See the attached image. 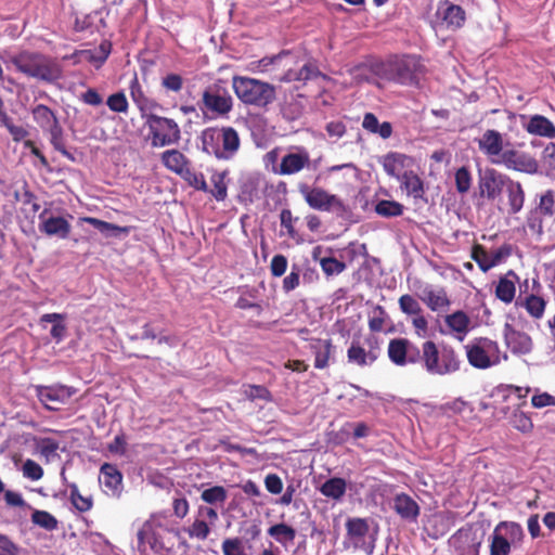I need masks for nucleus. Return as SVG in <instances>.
<instances>
[{"label":"nucleus","mask_w":555,"mask_h":555,"mask_svg":"<svg viewBox=\"0 0 555 555\" xmlns=\"http://www.w3.org/2000/svg\"><path fill=\"white\" fill-rule=\"evenodd\" d=\"M9 63L27 77L49 83L55 82L63 76L61 64L49 55L23 50L9 57Z\"/></svg>","instance_id":"obj_1"},{"label":"nucleus","mask_w":555,"mask_h":555,"mask_svg":"<svg viewBox=\"0 0 555 555\" xmlns=\"http://www.w3.org/2000/svg\"><path fill=\"white\" fill-rule=\"evenodd\" d=\"M425 372L431 376H446L460 371L462 360L450 345L439 347L433 340H425L421 346V359Z\"/></svg>","instance_id":"obj_2"},{"label":"nucleus","mask_w":555,"mask_h":555,"mask_svg":"<svg viewBox=\"0 0 555 555\" xmlns=\"http://www.w3.org/2000/svg\"><path fill=\"white\" fill-rule=\"evenodd\" d=\"M479 147L483 151L493 164H502L507 168L534 172L538 168L537 162L529 155L516 150L509 141H478Z\"/></svg>","instance_id":"obj_3"},{"label":"nucleus","mask_w":555,"mask_h":555,"mask_svg":"<svg viewBox=\"0 0 555 555\" xmlns=\"http://www.w3.org/2000/svg\"><path fill=\"white\" fill-rule=\"evenodd\" d=\"M232 89L242 103L258 108H266L276 99L273 85L246 76H233Z\"/></svg>","instance_id":"obj_4"},{"label":"nucleus","mask_w":555,"mask_h":555,"mask_svg":"<svg viewBox=\"0 0 555 555\" xmlns=\"http://www.w3.org/2000/svg\"><path fill=\"white\" fill-rule=\"evenodd\" d=\"M197 105L206 118H225L232 112L234 101L227 88L214 83L203 90Z\"/></svg>","instance_id":"obj_5"},{"label":"nucleus","mask_w":555,"mask_h":555,"mask_svg":"<svg viewBox=\"0 0 555 555\" xmlns=\"http://www.w3.org/2000/svg\"><path fill=\"white\" fill-rule=\"evenodd\" d=\"M468 363L478 370H487L500 363L499 344L488 337H478L464 346Z\"/></svg>","instance_id":"obj_6"},{"label":"nucleus","mask_w":555,"mask_h":555,"mask_svg":"<svg viewBox=\"0 0 555 555\" xmlns=\"http://www.w3.org/2000/svg\"><path fill=\"white\" fill-rule=\"evenodd\" d=\"M423 66L420 59L405 55L389 63L385 68V78L401 85H417Z\"/></svg>","instance_id":"obj_7"},{"label":"nucleus","mask_w":555,"mask_h":555,"mask_svg":"<svg viewBox=\"0 0 555 555\" xmlns=\"http://www.w3.org/2000/svg\"><path fill=\"white\" fill-rule=\"evenodd\" d=\"M306 203L313 209L321 211H333L337 216L344 217L350 212L349 207L336 195L327 193L321 188H310L302 185L300 188Z\"/></svg>","instance_id":"obj_8"},{"label":"nucleus","mask_w":555,"mask_h":555,"mask_svg":"<svg viewBox=\"0 0 555 555\" xmlns=\"http://www.w3.org/2000/svg\"><path fill=\"white\" fill-rule=\"evenodd\" d=\"M380 339L370 334L364 338V345L359 339H352L347 349L348 362L360 367L373 365L380 357Z\"/></svg>","instance_id":"obj_9"},{"label":"nucleus","mask_w":555,"mask_h":555,"mask_svg":"<svg viewBox=\"0 0 555 555\" xmlns=\"http://www.w3.org/2000/svg\"><path fill=\"white\" fill-rule=\"evenodd\" d=\"M524 538L521 526L513 521L499 522L492 533L490 555H508L511 544L520 542Z\"/></svg>","instance_id":"obj_10"},{"label":"nucleus","mask_w":555,"mask_h":555,"mask_svg":"<svg viewBox=\"0 0 555 555\" xmlns=\"http://www.w3.org/2000/svg\"><path fill=\"white\" fill-rule=\"evenodd\" d=\"M387 354L391 363L397 366L418 363L421 348L411 343L408 338H392L389 340Z\"/></svg>","instance_id":"obj_11"},{"label":"nucleus","mask_w":555,"mask_h":555,"mask_svg":"<svg viewBox=\"0 0 555 555\" xmlns=\"http://www.w3.org/2000/svg\"><path fill=\"white\" fill-rule=\"evenodd\" d=\"M369 530L367 520L364 518H348L346 521L347 539L354 548H362L366 554L371 555L374 550V544L365 543L364 541Z\"/></svg>","instance_id":"obj_12"},{"label":"nucleus","mask_w":555,"mask_h":555,"mask_svg":"<svg viewBox=\"0 0 555 555\" xmlns=\"http://www.w3.org/2000/svg\"><path fill=\"white\" fill-rule=\"evenodd\" d=\"M508 179L494 169L486 170L479 179L480 195L489 201L498 199L503 194Z\"/></svg>","instance_id":"obj_13"},{"label":"nucleus","mask_w":555,"mask_h":555,"mask_svg":"<svg viewBox=\"0 0 555 555\" xmlns=\"http://www.w3.org/2000/svg\"><path fill=\"white\" fill-rule=\"evenodd\" d=\"M37 397L39 401L44 404V406L49 410H56L55 406L49 405L50 402L55 403H65L67 402L73 395L75 393V389L72 387H67L64 385H53V386H37L36 388Z\"/></svg>","instance_id":"obj_14"},{"label":"nucleus","mask_w":555,"mask_h":555,"mask_svg":"<svg viewBox=\"0 0 555 555\" xmlns=\"http://www.w3.org/2000/svg\"><path fill=\"white\" fill-rule=\"evenodd\" d=\"M146 122L153 134V139H180L179 126L171 118L152 114L147 117Z\"/></svg>","instance_id":"obj_15"},{"label":"nucleus","mask_w":555,"mask_h":555,"mask_svg":"<svg viewBox=\"0 0 555 555\" xmlns=\"http://www.w3.org/2000/svg\"><path fill=\"white\" fill-rule=\"evenodd\" d=\"M318 77H322L324 80H330V78L322 74L318 66L314 63H306L299 69H294L292 65L286 67V70L283 75L276 77L280 82H307L309 80L315 79Z\"/></svg>","instance_id":"obj_16"},{"label":"nucleus","mask_w":555,"mask_h":555,"mask_svg":"<svg viewBox=\"0 0 555 555\" xmlns=\"http://www.w3.org/2000/svg\"><path fill=\"white\" fill-rule=\"evenodd\" d=\"M31 113L35 121L51 135V139L61 138L62 127L51 108L47 105L38 104L33 108Z\"/></svg>","instance_id":"obj_17"},{"label":"nucleus","mask_w":555,"mask_h":555,"mask_svg":"<svg viewBox=\"0 0 555 555\" xmlns=\"http://www.w3.org/2000/svg\"><path fill=\"white\" fill-rule=\"evenodd\" d=\"M504 340L514 354H527L532 350L531 337L525 332L515 330L508 323L504 326Z\"/></svg>","instance_id":"obj_18"},{"label":"nucleus","mask_w":555,"mask_h":555,"mask_svg":"<svg viewBox=\"0 0 555 555\" xmlns=\"http://www.w3.org/2000/svg\"><path fill=\"white\" fill-rule=\"evenodd\" d=\"M47 210L39 215V231L48 236H57L59 238H67L72 227L63 217L50 216L46 217Z\"/></svg>","instance_id":"obj_19"},{"label":"nucleus","mask_w":555,"mask_h":555,"mask_svg":"<svg viewBox=\"0 0 555 555\" xmlns=\"http://www.w3.org/2000/svg\"><path fill=\"white\" fill-rule=\"evenodd\" d=\"M334 348L332 339H321L315 337L309 339V349L314 356L315 369L323 370L330 365Z\"/></svg>","instance_id":"obj_20"},{"label":"nucleus","mask_w":555,"mask_h":555,"mask_svg":"<svg viewBox=\"0 0 555 555\" xmlns=\"http://www.w3.org/2000/svg\"><path fill=\"white\" fill-rule=\"evenodd\" d=\"M392 508L402 519L408 521H416L420 515V505L406 493H400L393 498Z\"/></svg>","instance_id":"obj_21"},{"label":"nucleus","mask_w":555,"mask_h":555,"mask_svg":"<svg viewBox=\"0 0 555 555\" xmlns=\"http://www.w3.org/2000/svg\"><path fill=\"white\" fill-rule=\"evenodd\" d=\"M241 141H202L203 150L218 159H230L237 152Z\"/></svg>","instance_id":"obj_22"},{"label":"nucleus","mask_w":555,"mask_h":555,"mask_svg":"<svg viewBox=\"0 0 555 555\" xmlns=\"http://www.w3.org/2000/svg\"><path fill=\"white\" fill-rule=\"evenodd\" d=\"M100 482L113 495L119 494L122 486V475L116 465L104 463L100 468Z\"/></svg>","instance_id":"obj_23"},{"label":"nucleus","mask_w":555,"mask_h":555,"mask_svg":"<svg viewBox=\"0 0 555 555\" xmlns=\"http://www.w3.org/2000/svg\"><path fill=\"white\" fill-rule=\"evenodd\" d=\"M503 194L507 197L508 214H517L521 210L525 203V193L519 182L508 179Z\"/></svg>","instance_id":"obj_24"},{"label":"nucleus","mask_w":555,"mask_h":555,"mask_svg":"<svg viewBox=\"0 0 555 555\" xmlns=\"http://www.w3.org/2000/svg\"><path fill=\"white\" fill-rule=\"evenodd\" d=\"M525 128L532 135L555 138V126L548 118L542 115L531 116Z\"/></svg>","instance_id":"obj_25"},{"label":"nucleus","mask_w":555,"mask_h":555,"mask_svg":"<svg viewBox=\"0 0 555 555\" xmlns=\"http://www.w3.org/2000/svg\"><path fill=\"white\" fill-rule=\"evenodd\" d=\"M514 280H518L517 274L513 270H508L505 276L500 278L496 284L495 296L504 304H511L515 298L516 287Z\"/></svg>","instance_id":"obj_26"},{"label":"nucleus","mask_w":555,"mask_h":555,"mask_svg":"<svg viewBox=\"0 0 555 555\" xmlns=\"http://www.w3.org/2000/svg\"><path fill=\"white\" fill-rule=\"evenodd\" d=\"M362 127L369 133L378 135L382 139H388L392 134V125L389 121L379 122L373 113H365L362 120Z\"/></svg>","instance_id":"obj_27"},{"label":"nucleus","mask_w":555,"mask_h":555,"mask_svg":"<svg viewBox=\"0 0 555 555\" xmlns=\"http://www.w3.org/2000/svg\"><path fill=\"white\" fill-rule=\"evenodd\" d=\"M401 185L409 196L414 199H424L425 189L423 180L414 171H405L400 178Z\"/></svg>","instance_id":"obj_28"},{"label":"nucleus","mask_w":555,"mask_h":555,"mask_svg":"<svg viewBox=\"0 0 555 555\" xmlns=\"http://www.w3.org/2000/svg\"><path fill=\"white\" fill-rule=\"evenodd\" d=\"M442 20L448 28L459 29L466 21V13L462 7L446 1L442 11Z\"/></svg>","instance_id":"obj_29"},{"label":"nucleus","mask_w":555,"mask_h":555,"mask_svg":"<svg viewBox=\"0 0 555 555\" xmlns=\"http://www.w3.org/2000/svg\"><path fill=\"white\" fill-rule=\"evenodd\" d=\"M309 163L307 153H289L282 158L281 175H293L300 171Z\"/></svg>","instance_id":"obj_30"},{"label":"nucleus","mask_w":555,"mask_h":555,"mask_svg":"<svg viewBox=\"0 0 555 555\" xmlns=\"http://www.w3.org/2000/svg\"><path fill=\"white\" fill-rule=\"evenodd\" d=\"M81 222H86L94 227L98 231H100L105 236H119L120 234H129V227H120L94 217H82L80 218Z\"/></svg>","instance_id":"obj_31"},{"label":"nucleus","mask_w":555,"mask_h":555,"mask_svg":"<svg viewBox=\"0 0 555 555\" xmlns=\"http://www.w3.org/2000/svg\"><path fill=\"white\" fill-rule=\"evenodd\" d=\"M164 166L178 176L190 165L186 157L177 150H168L162 154Z\"/></svg>","instance_id":"obj_32"},{"label":"nucleus","mask_w":555,"mask_h":555,"mask_svg":"<svg viewBox=\"0 0 555 555\" xmlns=\"http://www.w3.org/2000/svg\"><path fill=\"white\" fill-rule=\"evenodd\" d=\"M444 322L452 332H455L461 335L459 337L460 340H462L463 337L467 334L470 324L468 315L462 310L455 311L452 314L447 315Z\"/></svg>","instance_id":"obj_33"},{"label":"nucleus","mask_w":555,"mask_h":555,"mask_svg":"<svg viewBox=\"0 0 555 555\" xmlns=\"http://www.w3.org/2000/svg\"><path fill=\"white\" fill-rule=\"evenodd\" d=\"M229 171H214L210 176V182L212 183V188H208V192L211 196L218 201L223 202L228 196V184L225 179L228 177Z\"/></svg>","instance_id":"obj_34"},{"label":"nucleus","mask_w":555,"mask_h":555,"mask_svg":"<svg viewBox=\"0 0 555 555\" xmlns=\"http://www.w3.org/2000/svg\"><path fill=\"white\" fill-rule=\"evenodd\" d=\"M517 304L524 307L531 318L537 320L543 317L546 307L544 298L537 294H530L526 296L522 301Z\"/></svg>","instance_id":"obj_35"},{"label":"nucleus","mask_w":555,"mask_h":555,"mask_svg":"<svg viewBox=\"0 0 555 555\" xmlns=\"http://www.w3.org/2000/svg\"><path fill=\"white\" fill-rule=\"evenodd\" d=\"M422 300L433 311L447 309L450 306V300L444 289H439L437 292L433 289H425Z\"/></svg>","instance_id":"obj_36"},{"label":"nucleus","mask_w":555,"mask_h":555,"mask_svg":"<svg viewBox=\"0 0 555 555\" xmlns=\"http://www.w3.org/2000/svg\"><path fill=\"white\" fill-rule=\"evenodd\" d=\"M346 480L339 477H333L321 486V493L334 500H340L346 493Z\"/></svg>","instance_id":"obj_37"},{"label":"nucleus","mask_w":555,"mask_h":555,"mask_svg":"<svg viewBox=\"0 0 555 555\" xmlns=\"http://www.w3.org/2000/svg\"><path fill=\"white\" fill-rule=\"evenodd\" d=\"M129 91L132 101L141 112L152 107V101L146 96L137 75L130 81Z\"/></svg>","instance_id":"obj_38"},{"label":"nucleus","mask_w":555,"mask_h":555,"mask_svg":"<svg viewBox=\"0 0 555 555\" xmlns=\"http://www.w3.org/2000/svg\"><path fill=\"white\" fill-rule=\"evenodd\" d=\"M408 157L400 153H388L383 157L384 170L391 177L400 178L399 172L404 168Z\"/></svg>","instance_id":"obj_39"},{"label":"nucleus","mask_w":555,"mask_h":555,"mask_svg":"<svg viewBox=\"0 0 555 555\" xmlns=\"http://www.w3.org/2000/svg\"><path fill=\"white\" fill-rule=\"evenodd\" d=\"M268 534L272 537L280 544L286 545L293 543L296 538V530L284 524H276L268 529Z\"/></svg>","instance_id":"obj_40"},{"label":"nucleus","mask_w":555,"mask_h":555,"mask_svg":"<svg viewBox=\"0 0 555 555\" xmlns=\"http://www.w3.org/2000/svg\"><path fill=\"white\" fill-rule=\"evenodd\" d=\"M154 529L159 532H172L178 534L179 531L175 528H170L168 526V519L164 515H153L149 520H146L142 526V534L152 533L154 534Z\"/></svg>","instance_id":"obj_41"},{"label":"nucleus","mask_w":555,"mask_h":555,"mask_svg":"<svg viewBox=\"0 0 555 555\" xmlns=\"http://www.w3.org/2000/svg\"><path fill=\"white\" fill-rule=\"evenodd\" d=\"M295 63V57L291 51H282L273 56H266L259 61V66L262 70H268L269 66L274 65L279 67L286 68L288 65H293Z\"/></svg>","instance_id":"obj_42"},{"label":"nucleus","mask_w":555,"mask_h":555,"mask_svg":"<svg viewBox=\"0 0 555 555\" xmlns=\"http://www.w3.org/2000/svg\"><path fill=\"white\" fill-rule=\"evenodd\" d=\"M508 420L512 427L522 434H529L533 429L531 417L527 413L522 412L518 406L512 412Z\"/></svg>","instance_id":"obj_43"},{"label":"nucleus","mask_w":555,"mask_h":555,"mask_svg":"<svg viewBox=\"0 0 555 555\" xmlns=\"http://www.w3.org/2000/svg\"><path fill=\"white\" fill-rule=\"evenodd\" d=\"M191 188L197 190V191H203V192H208V184L205 180V177L202 172L199 171H195L194 169H192L190 167V165L184 168V170L182 171V173L179 175Z\"/></svg>","instance_id":"obj_44"},{"label":"nucleus","mask_w":555,"mask_h":555,"mask_svg":"<svg viewBox=\"0 0 555 555\" xmlns=\"http://www.w3.org/2000/svg\"><path fill=\"white\" fill-rule=\"evenodd\" d=\"M138 542L140 545L147 543L150 545V547L155 553H160L167 548L165 542L163 541V533L156 529H154V534H152V533L142 534V528H141L138 531Z\"/></svg>","instance_id":"obj_45"},{"label":"nucleus","mask_w":555,"mask_h":555,"mask_svg":"<svg viewBox=\"0 0 555 555\" xmlns=\"http://www.w3.org/2000/svg\"><path fill=\"white\" fill-rule=\"evenodd\" d=\"M37 448L41 456L46 459L47 462L57 457V450L60 448L59 441L50 437L39 438L37 440Z\"/></svg>","instance_id":"obj_46"},{"label":"nucleus","mask_w":555,"mask_h":555,"mask_svg":"<svg viewBox=\"0 0 555 555\" xmlns=\"http://www.w3.org/2000/svg\"><path fill=\"white\" fill-rule=\"evenodd\" d=\"M375 211L386 218L398 217L403 214V205L396 201L382 199L376 204Z\"/></svg>","instance_id":"obj_47"},{"label":"nucleus","mask_w":555,"mask_h":555,"mask_svg":"<svg viewBox=\"0 0 555 555\" xmlns=\"http://www.w3.org/2000/svg\"><path fill=\"white\" fill-rule=\"evenodd\" d=\"M112 51V43L108 40H103L94 50L87 51L88 61L101 66L107 60Z\"/></svg>","instance_id":"obj_48"},{"label":"nucleus","mask_w":555,"mask_h":555,"mask_svg":"<svg viewBox=\"0 0 555 555\" xmlns=\"http://www.w3.org/2000/svg\"><path fill=\"white\" fill-rule=\"evenodd\" d=\"M545 219L546 217L534 207L528 212L526 223L531 233L541 236L544 233Z\"/></svg>","instance_id":"obj_49"},{"label":"nucleus","mask_w":555,"mask_h":555,"mask_svg":"<svg viewBox=\"0 0 555 555\" xmlns=\"http://www.w3.org/2000/svg\"><path fill=\"white\" fill-rule=\"evenodd\" d=\"M31 521L49 531H53L57 528V519L47 511H35L31 514Z\"/></svg>","instance_id":"obj_50"},{"label":"nucleus","mask_w":555,"mask_h":555,"mask_svg":"<svg viewBox=\"0 0 555 555\" xmlns=\"http://www.w3.org/2000/svg\"><path fill=\"white\" fill-rule=\"evenodd\" d=\"M472 259L478 264L482 272H488L491 269L490 254L480 244H474L470 253Z\"/></svg>","instance_id":"obj_51"},{"label":"nucleus","mask_w":555,"mask_h":555,"mask_svg":"<svg viewBox=\"0 0 555 555\" xmlns=\"http://www.w3.org/2000/svg\"><path fill=\"white\" fill-rule=\"evenodd\" d=\"M227 498L228 492L222 486H214L201 493V499L208 504L224 503Z\"/></svg>","instance_id":"obj_52"},{"label":"nucleus","mask_w":555,"mask_h":555,"mask_svg":"<svg viewBox=\"0 0 555 555\" xmlns=\"http://www.w3.org/2000/svg\"><path fill=\"white\" fill-rule=\"evenodd\" d=\"M546 218H551L555 214V192L553 190L545 191L535 207Z\"/></svg>","instance_id":"obj_53"},{"label":"nucleus","mask_w":555,"mask_h":555,"mask_svg":"<svg viewBox=\"0 0 555 555\" xmlns=\"http://www.w3.org/2000/svg\"><path fill=\"white\" fill-rule=\"evenodd\" d=\"M387 312L382 306H376L372 310L369 318V328L373 333H378L384 330Z\"/></svg>","instance_id":"obj_54"},{"label":"nucleus","mask_w":555,"mask_h":555,"mask_svg":"<svg viewBox=\"0 0 555 555\" xmlns=\"http://www.w3.org/2000/svg\"><path fill=\"white\" fill-rule=\"evenodd\" d=\"M320 266L326 276L340 274L346 269V263L335 257L322 258L320 260Z\"/></svg>","instance_id":"obj_55"},{"label":"nucleus","mask_w":555,"mask_h":555,"mask_svg":"<svg viewBox=\"0 0 555 555\" xmlns=\"http://www.w3.org/2000/svg\"><path fill=\"white\" fill-rule=\"evenodd\" d=\"M201 139H238V134L232 127L207 128L202 132Z\"/></svg>","instance_id":"obj_56"},{"label":"nucleus","mask_w":555,"mask_h":555,"mask_svg":"<svg viewBox=\"0 0 555 555\" xmlns=\"http://www.w3.org/2000/svg\"><path fill=\"white\" fill-rule=\"evenodd\" d=\"M399 307L401 311L409 315H418L422 313V307L418 301L411 295L405 294L399 298Z\"/></svg>","instance_id":"obj_57"},{"label":"nucleus","mask_w":555,"mask_h":555,"mask_svg":"<svg viewBox=\"0 0 555 555\" xmlns=\"http://www.w3.org/2000/svg\"><path fill=\"white\" fill-rule=\"evenodd\" d=\"M190 538H196L198 540H206L210 533V528L205 520L195 519L194 522L186 529Z\"/></svg>","instance_id":"obj_58"},{"label":"nucleus","mask_w":555,"mask_h":555,"mask_svg":"<svg viewBox=\"0 0 555 555\" xmlns=\"http://www.w3.org/2000/svg\"><path fill=\"white\" fill-rule=\"evenodd\" d=\"M106 105L114 113H126L128 111V101L124 92L109 95Z\"/></svg>","instance_id":"obj_59"},{"label":"nucleus","mask_w":555,"mask_h":555,"mask_svg":"<svg viewBox=\"0 0 555 555\" xmlns=\"http://www.w3.org/2000/svg\"><path fill=\"white\" fill-rule=\"evenodd\" d=\"M183 78L179 74L170 73L162 78V87L166 91L179 93L183 88Z\"/></svg>","instance_id":"obj_60"},{"label":"nucleus","mask_w":555,"mask_h":555,"mask_svg":"<svg viewBox=\"0 0 555 555\" xmlns=\"http://www.w3.org/2000/svg\"><path fill=\"white\" fill-rule=\"evenodd\" d=\"M455 185L459 193L468 192L472 185V176L466 167H461L455 172Z\"/></svg>","instance_id":"obj_61"},{"label":"nucleus","mask_w":555,"mask_h":555,"mask_svg":"<svg viewBox=\"0 0 555 555\" xmlns=\"http://www.w3.org/2000/svg\"><path fill=\"white\" fill-rule=\"evenodd\" d=\"M245 396L254 401L256 399L271 401L272 396L269 389L262 385H248L244 390Z\"/></svg>","instance_id":"obj_62"},{"label":"nucleus","mask_w":555,"mask_h":555,"mask_svg":"<svg viewBox=\"0 0 555 555\" xmlns=\"http://www.w3.org/2000/svg\"><path fill=\"white\" fill-rule=\"evenodd\" d=\"M70 501L79 512H87L92 507V501L79 492L76 485L70 487Z\"/></svg>","instance_id":"obj_63"},{"label":"nucleus","mask_w":555,"mask_h":555,"mask_svg":"<svg viewBox=\"0 0 555 555\" xmlns=\"http://www.w3.org/2000/svg\"><path fill=\"white\" fill-rule=\"evenodd\" d=\"M221 548L223 555H246L243 543L238 538L225 539Z\"/></svg>","instance_id":"obj_64"}]
</instances>
